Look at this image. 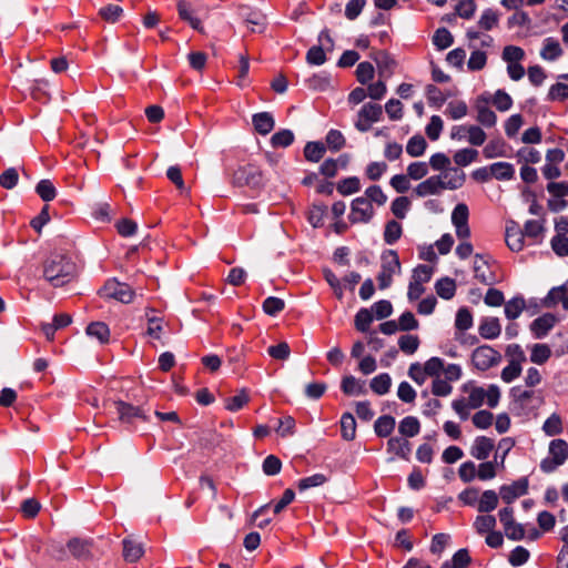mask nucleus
Here are the masks:
<instances>
[{"label":"nucleus","instance_id":"nucleus-1","mask_svg":"<svg viewBox=\"0 0 568 568\" xmlns=\"http://www.w3.org/2000/svg\"><path fill=\"white\" fill-rule=\"evenodd\" d=\"M75 263L64 254L53 253L43 264V276L53 287H61L77 276Z\"/></svg>","mask_w":568,"mask_h":568},{"label":"nucleus","instance_id":"nucleus-2","mask_svg":"<svg viewBox=\"0 0 568 568\" xmlns=\"http://www.w3.org/2000/svg\"><path fill=\"white\" fill-rule=\"evenodd\" d=\"M465 390L468 393V397L465 399L474 409L479 408L485 403L494 408L500 399V389L495 384L489 385L486 389L480 386H470L465 387Z\"/></svg>","mask_w":568,"mask_h":568},{"label":"nucleus","instance_id":"nucleus-3","mask_svg":"<svg viewBox=\"0 0 568 568\" xmlns=\"http://www.w3.org/2000/svg\"><path fill=\"white\" fill-rule=\"evenodd\" d=\"M402 264L398 254L394 250H387L382 254L381 271L377 276L379 290L388 288L394 275L400 274Z\"/></svg>","mask_w":568,"mask_h":568},{"label":"nucleus","instance_id":"nucleus-4","mask_svg":"<svg viewBox=\"0 0 568 568\" xmlns=\"http://www.w3.org/2000/svg\"><path fill=\"white\" fill-rule=\"evenodd\" d=\"M568 458V444L564 439H554L549 444V456L540 463V469L546 473L555 471Z\"/></svg>","mask_w":568,"mask_h":568},{"label":"nucleus","instance_id":"nucleus-5","mask_svg":"<svg viewBox=\"0 0 568 568\" xmlns=\"http://www.w3.org/2000/svg\"><path fill=\"white\" fill-rule=\"evenodd\" d=\"M501 361V354L489 345H481L474 349L471 362L479 371H487Z\"/></svg>","mask_w":568,"mask_h":568},{"label":"nucleus","instance_id":"nucleus-6","mask_svg":"<svg viewBox=\"0 0 568 568\" xmlns=\"http://www.w3.org/2000/svg\"><path fill=\"white\" fill-rule=\"evenodd\" d=\"M382 116L383 108L377 103L367 102L359 109L354 125L359 132H367Z\"/></svg>","mask_w":568,"mask_h":568},{"label":"nucleus","instance_id":"nucleus-7","mask_svg":"<svg viewBox=\"0 0 568 568\" xmlns=\"http://www.w3.org/2000/svg\"><path fill=\"white\" fill-rule=\"evenodd\" d=\"M100 294L105 298H113L125 304L131 303L135 295L130 285L120 283L116 280L108 281L101 288Z\"/></svg>","mask_w":568,"mask_h":568},{"label":"nucleus","instance_id":"nucleus-8","mask_svg":"<svg viewBox=\"0 0 568 568\" xmlns=\"http://www.w3.org/2000/svg\"><path fill=\"white\" fill-rule=\"evenodd\" d=\"M374 216V207L367 197L358 196L351 204L349 221L352 223H368Z\"/></svg>","mask_w":568,"mask_h":568},{"label":"nucleus","instance_id":"nucleus-9","mask_svg":"<svg viewBox=\"0 0 568 568\" xmlns=\"http://www.w3.org/2000/svg\"><path fill=\"white\" fill-rule=\"evenodd\" d=\"M262 181L261 171L252 164L241 166L234 172V182L240 185L257 187L262 184Z\"/></svg>","mask_w":568,"mask_h":568},{"label":"nucleus","instance_id":"nucleus-10","mask_svg":"<svg viewBox=\"0 0 568 568\" xmlns=\"http://www.w3.org/2000/svg\"><path fill=\"white\" fill-rule=\"evenodd\" d=\"M318 41L322 45L312 47L306 53V61L313 65H322L326 61L324 45L328 44L329 49L333 47V40L327 30H323L318 36Z\"/></svg>","mask_w":568,"mask_h":568},{"label":"nucleus","instance_id":"nucleus-11","mask_svg":"<svg viewBox=\"0 0 568 568\" xmlns=\"http://www.w3.org/2000/svg\"><path fill=\"white\" fill-rule=\"evenodd\" d=\"M443 179L438 175H432L417 184L414 189V193L418 197H426L429 195L440 194L444 190H446Z\"/></svg>","mask_w":568,"mask_h":568},{"label":"nucleus","instance_id":"nucleus-12","mask_svg":"<svg viewBox=\"0 0 568 568\" xmlns=\"http://www.w3.org/2000/svg\"><path fill=\"white\" fill-rule=\"evenodd\" d=\"M489 101V97L481 94L477 98L475 105L477 110L476 120L486 128H493L497 123V116L495 112L487 106Z\"/></svg>","mask_w":568,"mask_h":568},{"label":"nucleus","instance_id":"nucleus-13","mask_svg":"<svg viewBox=\"0 0 568 568\" xmlns=\"http://www.w3.org/2000/svg\"><path fill=\"white\" fill-rule=\"evenodd\" d=\"M528 490V480L526 478H521L519 480L514 481L510 485H504L499 489V494L501 499L510 505L520 496H524Z\"/></svg>","mask_w":568,"mask_h":568},{"label":"nucleus","instance_id":"nucleus-14","mask_svg":"<svg viewBox=\"0 0 568 568\" xmlns=\"http://www.w3.org/2000/svg\"><path fill=\"white\" fill-rule=\"evenodd\" d=\"M114 406L119 415V419L122 423L133 424L136 419H146L144 412L140 407L133 406L121 400L115 402Z\"/></svg>","mask_w":568,"mask_h":568},{"label":"nucleus","instance_id":"nucleus-15","mask_svg":"<svg viewBox=\"0 0 568 568\" xmlns=\"http://www.w3.org/2000/svg\"><path fill=\"white\" fill-rule=\"evenodd\" d=\"M557 322V316L551 313H546L531 322L530 331L536 338H542L549 333Z\"/></svg>","mask_w":568,"mask_h":568},{"label":"nucleus","instance_id":"nucleus-16","mask_svg":"<svg viewBox=\"0 0 568 568\" xmlns=\"http://www.w3.org/2000/svg\"><path fill=\"white\" fill-rule=\"evenodd\" d=\"M240 16L246 21L247 24L252 26L251 30L262 31L266 24L265 16L258 11L253 10L250 7L242 6L240 7Z\"/></svg>","mask_w":568,"mask_h":568},{"label":"nucleus","instance_id":"nucleus-17","mask_svg":"<svg viewBox=\"0 0 568 568\" xmlns=\"http://www.w3.org/2000/svg\"><path fill=\"white\" fill-rule=\"evenodd\" d=\"M443 179V183L446 190H457L463 186L466 175L458 168L448 166L444 172L439 174Z\"/></svg>","mask_w":568,"mask_h":568},{"label":"nucleus","instance_id":"nucleus-18","mask_svg":"<svg viewBox=\"0 0 568 568\" xmlns=\"http://www.w3.org/2000/svg\"><path fill=\"white\" fill-rule=\"evenodd\" d=\"M178 13L180 19L187 22L194 30L203 32L201 20L195 16V11L191 3L185 0L178 2Z\"/></svg>","mask_w":568,"mask_h":568},{"label":"nucleus","instance_id":"nucleus-19","mask_svg":"<svg viewBox=\"0 0 568 568\" xmlns=\"http://www.w3.org/2000/svg\"><path fill=\"white\" fill-rule=\"evenodd\" d=\"M410 450V443L404 437H390L387 442V452L403 459H408Z\"/></svg>","mask_w":568,"mask_h":568},{"label":"nucleus","instance_id":"nucleus-20","mask_svg":"<svg viewBox=\"0 0 568 568\" xmlns=\"http://www.w3.org/2000/svg\"><path fill=\"white\" fill-rule=\"evenodd\" d=\"M474 273L475 277L484 284H493L495 282V277L489 271L487 260L478 254H476L474 258Z\"/></svg>","mask_w":568,"mask_h":568},{"label":"nucleus","instance_id":"nucleus-21","mask_svg":"<svg viewBox=\"0 0 568 568\" xmlns=\"http://www.w3.org/2000/svg\"><path fill=\"white\" fill-rule=\"evenodd\" d=\"M494 449V442L485 436L475 439L470 449V455L478 460H485Z\"/></svg>","mask_w":568,"mask_h":568},{"label":"nucleus","instance_id":"nucleus-22","mask_svg":"<svg viewBox=\"0 0 568 568\" xmlns=\"http://www.w3.org/2000/svg\"><path fill=\"white\" fill-rule=\"evenodd\" d=\"M252 122H253L254 129L261 135L268 134L274 129V125H275L274 118L270 112L255 113L252 116Z\"/></svg>","mask_w":568,"mask_h":568},{"label":"nucleus","instance_id":"nucleus-23","mask_svg":"<svg viewBox=\"0 0 568 568\" xmlns=\"http://www.w3.org/2000/svg\"><path fill=\"white\" fill-rule=\"evenodd\" d=\"M564 51L557 39L549 37L542 42L540 57L546 61H555L562 55Z\"/></svg>","mask_w":568,"mask_h":568},{"label":"nucleus","instance_id":"nucleus-24","mask_svg":"<svg viewBox=\"0 0 568 568\" xmlns=\"http://www.w3.org/2000/svg\"><path fill=\"white\" fill-rule=\"evenodd\" d=\"M374 60L377 64L379 77L388 78L389 75L393 74L396 62L387 52H377L374 57Z\"/></svg>","mask_w":568,"mask_h":568},{"label":"nucleus","instance_id":"nucleus-25","mask_svg":"<svg viewBox=\"0 0 568 568\" xmlns=\"http://www.w3.org/2000/svg\"><path fill=\"white\" fill-rule=\"evenodd\" d=\"M501 333V326L497 317H487L479 325V334L486 339L497 338Z\"/></svg>","mask_w":568,"mask_h":568},{"label":"nucleus","instance_id":"nucleus-26","mask_svg":"<svg viewBox=\"0 0 568 568\" xmlns=\"http://www.w3.org/2000/svg\"><path fill=\"white\" fill-rule=\"evenodd\" d=\"M524 237H525V235L518 226L514 225V226H508L506 229L505 241H506L507 246L513 252H519L523 250Z\"/></svg>","mask_w":568,"mask_h":568},{"label":"nucleus","instance_id":"nucleus-27","mask_svg":"<svg viewBox=\"0 0 568 568\" xmlns=\"http://www.w3.org/2000/svg\"><path fill=\"white\" fill-rule=\"evenodd\" d=\"M498 505V495L495 490H485L480 498H478L477 510L479 513H490L496 509Z\"/></svg>","mask_w":568,"mask_h":568},{"label":"nucleus","instance_id":"nucleus-28","mask_svg":"<svg viewBox=\"0 0 568 568\" xmlns=\"http://www.w3.org/2000/svg\"><path fill=\"white\" fill-rule=\"evenodd\" d=\"M68 548L78 559H85L91 552V542L89 540L73 538L69 540Z\"/></svg>","mask_w":568,"mask_h":568},{"label":"nucleus","instance_id":"nucleus-29","mask_svg":"<svg viewBox=\"0 0 568 568\" xmlns=\"http://www.w3.org/2000/svg\"><path fill=\"white\" fill-rule=\"evenodd\" d=\"M341 389L343 390L344 394L351 396L366 393L364 383L352 375L345 376L342 379Z\"/></svg>","mask_w":568,"mask_h":568},{"label":"nucleus","instance_id":"nucleus-30","mask_svg":"<svg viewBox=\"0 0 568 568\" xmlns=\"http://www.w3.org/2000/svg\"><path fill=\"white\" fill-rule=\"evenodd\" d=\"M490 173L497 180L508 181L515 174L514 165L508 162H496L490 165Z\"/></svg>","mask_w":568,"mask_h":568},{"label":"nucleus","instance_id":"nucleus-31","mask_svg":"<svg viewBox=\"0 0 568 568\" xmlns=\"http://www.w3.org/2000/svg\"><path fill=\"white\" fill-rule=\"evenodd\" d=\"M395 425L396 422L393 416L383 415L376 419L374 424V429L377 436L387 437L393 433Z\"/></svg>","mask_w":568,"mask_h":568},{"label":"nucleus","instance_id":"nucleus-32","mask_svg":"<svg viewBox=\"0 0 568 568\" xmlns=\"http://www.w3.org/2000/svg\"><path fill=\"white\" fill-rule=\"evenodd\" d=\"M143 555V547L133 539L123 540V556L126 561L134 562Z\"/></svg>","mask_w":568,"mask_h":568},{"label":"nucleus","instance_id":"nucleus-33","mask_svg":"<svg viewBox=\"0 0 568 568\" xmlns=\"http://www.w3.org/2000/svg\"><path fill=\"white\" fill-rule=\"evenodd\" d=\"M87 334L97 338L101 344L108 343L110 338V329L103 322H93L87 327Z\"/></svg>","mask_w":568,"mask_h":568},{"label":"nucleus","instance_id":"nucleus-34","mask_svg":"<svg viewBox=\"0 0 568 568\" xmlns=\"http://www.w3.org/2000/svg\"><path fill=\"white\" fill-rule=\"evenodd\" d=\"M471 559L467 549L457 550L450 560L445 561L440 568H467Z\"/></svg>","mask_w":568,"mask_h":568},{"label":"nucleus","instance_id":"nucleus-35","mask_svg":"<svg viewBox=\"0 0 568 568\" xmlns=\"http://www.w3.org/2000/svg\"><path fill=\"white\" fill-rule=\"evenodd\" d=\"M436 293L444 300H450L456 293V283L449 277H443L435 284Z\"/></svg>","mask_w":568,"mask_h":568},{"label":"nucleus","instance_id":"nucleus-36","mask_svg":"<svg viewBox=\"0 0 568 568\" xmlns=\"http://www.w3.org/2000/svg\"><path fill=\"white\" fill-rule=\"evenodd\" d=\"M403 234L402 224L395 220H390L386 223L384 230V241L388 245L395 244Z\"/></svg>","mask_w":568,"mask_h":568},{"label":"nucleus","instance_id":"nucleus-37","mask_svg":"<svg viewBox=\"0 0 568 568\" xmlns=\"http://www.w3.org/2000/svg\"><path fill=\"white\" fill-rule=\"evenodd\" d=\"M374 317L375 316L372 313L371 308L358 310L354 318L355 328L358 332L367 333L369 331L372 322L374 321Z\"/></svg>","mask_w":568,"mask_h":568},{"label":"nucleus","instance_id":"nucleus-38","mask_svg":"<svg viewBox=\"0 0 568 568\" xmlns=\"http://www.w3.org/2000/svg\"><path fill=\"white\" fill-rule=\"evenodd\" d=\"M427 148V142L424 136L416 134L412 136L406 144V152L412 158L422 156Z\"/></svg>","mask_w":568,"mask_h":568},{"label":"nucleus","instance_id":"nucleus-39","mask_svg":"<svg viewBox=\"0 0 568 568\" xmlns=\"http://www.w3.org/2000/svg\"><path fill=\"white\" fill-rule=\"evenodd\" d=\"M526 307L524 297L515 296L505 304V315L508 320H516Z\"/></svg>","mask_w":568,"mask_h":568},{"label":"nucleus","instance_id":"nucleus-40","mask_svg":"<svg viewBox=\"0 0 568 568\" xmlns=\"http://www.w3.org/2000/svg\"><path fill=\"white\" fill-rule=\"evenodd\" d=\"M398 430L402 436L414 437L420 430L419 420L414 416H407L400 420Z\"/></svg>","mask_w":568,"mask_h":568},{"label":"nucleus","instance_id":"nucleus-41","mask_svg":"<svg viewBox=\"0 0 568 568\" xmlns=\"http://www.w3.org/2000/svg\"><path fill=\"white\" fill-rule=\"evenodd\" d=\"M369 386L375 394L385 395L389 392V388L392 386V378L389 374L382 373L371 381Z\"/></svg>","mask_w":568,"mask_h":568},{"label":"nucleus","instance_id":"nucleus-42","mask_svg":"<svg viewBox=\"0 0 568 568\" xmlns=\"http://www.w3.org/2000/svg\"><path fill=\"white\" fill-rule=\"evenodd\" d=\"M551 356V349L547 344H535L530 352V362L537 365L545 364Z\"/></svg>","mask_w":568,"mask_h":568},{"label":"nucleus","instance_id":"nucleus-43","mask_svg":"<svg viewBox=\"0 0 568 568\" xmlns=\"http://www.w3.org/2000/svg\"><path fill=\"white\" fill-rule=\"evenodd\" d=\"M326 149L322 142H307L304 148V156L310 162H318L325 153Z\"/></svg>","mask_w":568,"mask_h":568},{"label":"nucleus","instance_id":"nucleus-44","mask_svg":"<svg viewBox=\"0 0 568 568\" xmlns=\"http://www.w3.org/2000/svg\"><path fill=\"white\" fill-rule=\"evenodd\" d=\"M342 436L346 440H352L356 434V420L351 413H344L341 418Z\"/></svg>","mask_w":568,"mask_h":568},{"label":"nucleus","instance_id":"nucleus-45","mask_svg":"<svg viewBox=\"0 0 568 568\" xmlns=\"http://www.w3.org/2000/svg\"><path fill=\"white\" fill-rule=\"evenodd\" d=\"M478 154L479 153L477 150L465 148L455 152L454 162L458 166H467L477 160Z\"/></svg>","mask_w":568,"mask_h":568},{"label":"nucleus","instance_id":"nucleus-46","mask_svg":"<svg viewBox=\"0 0 568 568\" xmlns=\"http://www.w3.org/2000/svg\"><path fill=\"white\" fill-rule=\"evenodd\" d=\"M361 190V181L356 176H351L341 180L337 183V192L342 195H351Z\"/></svg>","mask_w":568,"mask_h":568},{"label":"nucleus","instance_id":"nucleus-47","mask_svg":"<svg viewBox=\"0 0 568 568\" xmlns=\"http://www.w3.org/2000/svg\"><path fill=\"white\" fill-rule=\"evenodd\" d=\"M489 100L500 112H506L513 106L511 97L504 90H497Z\"/></svg>","mask_w":568,"mask_h":568},{"label":"nucleus","instance_id":"nucleus-48","mask_svg":"<svg viewBox=\"0 0 568 568\" xmlns=\"http://www.w3.org/2000/svg\"><path fill=\"white\" fill-rule=\"evenodd\" d=\"M294 142V133L288 129H283L274 133L271 138L273 148H287Z\"/></svg>","mask_w":568,"mask_h":568},{"label":"nucleus","instance_id":"nucleus-49","mask_svg":"<svg viewBox=\"0 0 568 568\" xmlns=\"http://www.w3.org/2000/svg\"><path fill=\"white\" fill-rule=\"evenodd\" d=\"M454 42L453 36L446 28H439L433 36V43L438 50H445Z\"/></svg>","mask_w":568,"mask_h":568},{"label":"nucleus","instance_id":"nucleus-50","mask_svg":"<svg viewBox=\"0 0 568 568\" xmlns=\"http://www.w3.org/2000/svg\"><path fill=\"white\" fill-rule=\"evenodd\" d=\"M123 14V9L118 4H106L99 10V16L110 23H115Z\"/></svg>","mask_w":568,"mask_h":568},{"label":"nucleus","instance_id":"nucleus-51","mask_svg":"<svg viewBox=\"0 0 568 568\" xmlns=\"http://www.w3.org/2000/svg\"><path fill=\"white\" fill-rule=\"evenodd\" d=\"M36 192L45 202L52 201L57 195L53 183L48 179H43L37 184Z\"/></svg>","mask_w":568,"mask_h":568},{"label":"nucleus","instance_id":"nucleus-52","mask_svg":"<svg viewBox=\"0 0 568 568\" xmlns=\"http://www.w3.org/2000/svg\"><path fill=\"white\" fill-rule=\"evenodd\" d=\"M542 430L547 436H556L562 432V422L558 414H551L544 423Z\"/></svg>","mask_w":568,"mask_h":568},{"label":"nucleus","instance_id":"nucleus-53","mask_svg":"<svg viewBox=\"0 0 568 568\" xmlns=\"http://www.w3.org/2000/svg\"><path fill=\"white\" fill-rule=\"evenodd\" d=\"M468 106L464 101H450L445 113L453 120H459L467 115Z\"/></svg>","mask_w":568,"mask_h":568},{"label":"nucleus","instance_id":"nucleus-54","mask_svg":"<svg viewBox=\"0 0 568 568\" xmlns=\"http://www.w3.org/2000/svg\"><path fill=\"white\" fill-rule=\"evenodd\" d=\"M485 131L475 124L467 125V142L474 146H480L486 141Z\"/></svg>","mask_w":568,"mask_h":568},{"label":"nucleus","instance_id":"nucleus-55","mask_svg":"<svg viewBox=\"0 0 568 568\" xmlns=\"http://www.w3.org/2000/svg\"><path fill=\"white\" fill-rule=\"evenodd\" d=\"M474 526L478 534H488L496 527V518L491 515L477 516Z\"/></svg>","mask_w":568,"mask_h":568},{"label":"nucleus","instance_id":"nucleus-56","mask_svg":"<svg viewBox=\"0 0 568 568\" xmlns=\"http://www.w3.org/2000/svg\"><path fill=\"white\" fill-rule=\"evenodd\" d=\"M426 97L428 103L433 106L439 108L447 100V95L443 93V91L434 84H428L426 87Z\"/></svg>","mask_w":568,"mask_h":568},{"label":"nucleus","instance_id":"nucleus-57","mask_svg":"<svg viewBox=\"0 0 568 568\" xmlns=\"http://www.w3.org/2000/svg\"><path fill=\"white\" fill-rule=\"evenodd\" d=\"M371 311L376 320H384L392 315L393 305L387 300H381L372 305Z\"/></svg>","mask_w":568,"mask_h":568},{"label":"nucleus","instance_id":"nucleus-58","mask_svg":"<svg viewBox=\"0 0 568 568\" xmlns=\"http://www.w3.org/2000/svg\"><path fill=\"white\" fill-rule=\"evenodd\" d=\"M566 286L560 285L552 287L546 297L542 300V305L545 307H554L558 303H562L564 294H565Z\"/></svg>","mask_w":568,"mask_h":568},{"label":"nucleus","instance_id":"nucleus-59","mask_svg":"<svg viewBox=\"0 0 568 568\" xmlns=\"http://www.w3.org/2000/svg\"><path fill=\"white\" fill-rule=\"evenodd\" d=\"M284 307V301L275 296H270L263 302V311L270 316H276Z\"/></svg>","mask_w":568,"mask_h":568},{"label":"nucleus","instance_id":"nucleus-60","mask_svg":"<svg viewBox=\"0 0 568 568\" xmlns=\"http://www.w3.org/2000/svg\"><path fill=\"white\" fill-rule=\"evenodd\" d=\"M486 159H494L505 155V143L501 140H494L487 143L483 150Z\"/></svg>","mask_w":568,"mask_h":568},{"label":"nucleus","instance_id":"nucleus-61","mask_svg":"<svg viewBox=\"0 0 568 568\" xmlns=\"http://www.w3.org/2000/svg\"><path fill=\"white\" fill-rule=\"evenodd\" d=\"M443 128L444 123L442 118L439 115H433L429 123L426 125L425 132L432 141H436L439 139Z\"/></svg>","mask_w":568,"mask_h":568},{"label":"nucleus","instance_id":"nucleus-62","mask_svg":"<svg viewBox=\"0 0 568 568\" xmlns=\"http://www.w3.org/2000/svg\"><path fill=\"white\" fill-rule=\"evenodd\" d=\"M432 276L433 267L419 264L413 270L412 281L424 285L430 281Z\"/></svg>","mask_w":568,"mask_h":568},{"label":"nucleus","instance_id":"nucleus-63","mask_svg":"<svg viewBox=\"0 0 568 568\" xmlns=\"http://www.w3.org/2000/svg\"><path fill=\"white\" fill-rule=\"evenodd\" d=\"M247 402L248 395L244 389H242L240 393L225 400V408L230 412H237L243 408Z\"/></svg>","mask_w":568,"mask_h":568},{"label":"nucleus","instance_id":"nucleus-64","mask_svg":"<svg viewBox=\"0 0 568 568\" xmlns=\"http://www.w3.org/2000/svg\"><path fill=\"white\" fill-rule=\"evenodd\" d=\"M501 58L507 63L520 62L525 58V51L517 45H506L503 50Z\"/></svg>","mask_w":568,"mask_h":568}]
</instances>
